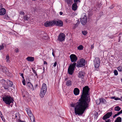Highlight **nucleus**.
<instances>
[{
	"instance_id": "1",
	"label": "nucleus",
	"mask_w": 122,
	"mask_h": 122,
	"mask_svg": "<svg viewBox=\"0 0 122 122\" xmlns=\"http://www.w3.org/2000/svg\"><path fill=\"white\" fill-rule=\"evenodd\" d=\"M89 90L88 86H85L83 88L82 94L78 101L71 104V107H74V112L76 115L82 114L85 110L88 108L91 99L88 94Z\"/></svg>"
},
{
	"instance_id": "2",
	"label": "nucleus",
	"mask_w": 122,
	"mask_h": 122,
	"mask_svg": "<svg viewBox=\"0 0 122 122\" xmlns=\"http://www.w3.org/2000/svg\"><path fill=\"white\" fill-rule=\"evenodd\" d=\"M3 101L7 104L10 105L11 103H13L14 100L10 96L5 95L2 97Z\"/></svg>"
},
{
	"instance_id": "3",
	"label": "nucleus",
	"mask_w": 122,
	"mask_h": 122,
	"mask_svg": "<svg viewBox=\"0 0 122 122\" xmlns=\"http://www.w3.org/2000/svg\"><path fill=\"white\" fill-rule=\"evenodd\" d=\"M47 87L46 84L43 83L42 86L40 93V96L41 98L43 97L46 92Z\"/></svg>"
},
{
	"instance_id": "4",
	"label": "nucleus",
	"mask_w": 122,
	"mask_h": 122,
	"mask_svg": "<svg viewBox=\"0 0 122 122\" xmlns=\"http://www.w3.org/2000/svg\"><path fill=\"white\" fill-rule=\"evenodd\" d=\"M76 65V63L74 62L73 64H71L69 66L68 70V72L69 74L71 75L72 74Z\"/></svg>"
},
{
	"instance_id": "5",
	"label": "nucleus",
	"mask_w": 122,
	"mask_h": 122,
	"mask_svg": "<svg viewBox=\"0 0 122 122\" xmlns=\"http://www.w3.org/2000/svg\"><path fill=\"white\" fill-rule=\"evenodd\" d=\"M85 61L83 58L80 59L77 62L76 66L77 67H82L85 65Z\"/></svg>"
},
{
	"instance_id": "6",
	"label": "nucleus",
	"mask_w": 122,
	"mask_h": 122,
	"mask_svg": "<svg viewBox=\"0 0 122 122\" xmlns=\"http://www.w3.org/2000/svg\"><path fill=\"white\" fill-rule=\"evenodd\" d=\"M65 36L63 33H61L59 34L58 38V40L62 42L64 41L65 39Z\"/></svg>"
},
{
	"instance_id": "7",
	"label": "nucleus",
	"mask_w": 122,
	"mask_h": 122,
	"mask_svg": "<svg viewBox=\"0 0 122 122\" xmlns=\"http://www.w3.org/2000/svg\"><path fill=\"white\" fill-rule=\"evenodd\" d=\"M70 58L72 62H75L77 60V58L75 55L72 54L70 56Z\"/></svg>"
},
{
	"instance_id": "8",
	"label": "nucleus",
	"mask_w": 122,
	"mask_h": 122,
	"mask_svg": "<svg viewBox=\"0 0 122 122\" xmlns=\"http://www.w3.org/2000/svg\"><path fill=\"white\" fill-rule=\"evenodd\" d=\"M54 25H56V26H62L63 25V22L61 20L57 21L56 20H53Z\"/></svg>"
},
{
	"instance_id": "9",
	"label": "nucleus",
	"mask_w": 122,
	"mask_h": 122,
	"mask_svg": "<svg viewBox=\"0 0 122 122\" xmlns=\"http://www.w3.org/2000/svg\"><path fill=\"white\" fill-rule=\"evenodd\" d=\"M112 112H107L103 117L102 118L103 119L105 120L107 118H109L112 115Z\"/></svg>"
},
{
	"instance_id": "10",
	"label": "nucleus",
	"mask_w": 122,
	"mask_h": 122,
	"mask_svg": "<svg viewBox=\"0 0 122 122\" xmlns=\"http://www.w3.org/2000/svg\"><path fill=\"white\" fill-rule=\"evenodd\" d=\"M87 17L85 15H84L81 19V21L83 25H85L87 22Z\"/></svg>"
},
{
	"instance_id": "11",
	"label": "nucleus",
	"mask_w": 122,
	"mask_h": 122,
	"mask_svg": "<svg viewBox=\"0 0 122 122\" xmlns=\"http://www.w3.org/2000/svg\"><path fill=\"white\" fill-rule=\"evenodd\" d=\"M68 78H66L65 79V81H66V85L67 86H71L72 84V82L70 80H68Z\"/></svg>"
},
{
	"instance_id": "12",
	"label": "nucleus",
	"mask_w": 122,
	"mask_h": 122,
	"mask_svg": "<svg viewBox=\"0 0 122 122\" xmlns=\"http://www.w3.org/2000/svg\"><path fill=\"white\" fill-rule=\"evenodd\" d=\"M53 20L51 21H47L45 23V26L46 27L54 25Z\"/></svg>"
},
{
	"instance_id": "13",
	"label": "nucleus",
	"mask_w": 122,
	"mask_h": 122,
	"mask_svg": "<svg viewBox=\"0 0 122 122\" xmlns=\"http://www.w3.org/2000/svg\"><path fill=\"white\" fill-rule=\"evenodd\" d=\"M6 10L4 8H1L0 9V15H4L6 13Z\"/></svg>"
},
{
	"instance_id": "14",
	"label": "nucleus",
	"mask_w": 122,
	"mask_h": 122,
	"mask_svg": "<svg viewBox=\"0 0 122 122\" xmlns=\"http://www.w3.org/2000/svg\"><path fill=\"white\" fill-rule=\"evenodd\" d=\"M85 75V73L83 71L80 72L79 73L78 76L82 79H83L84 76Z\"/></svg>"
},
{
	"instance_id": "15",
	"label": "nucleus",
	"mask_w": 122,
	"mask_h": 122,
	"mask_svg": "<svg viewBox=\"0 0 122 122\" xmlns=\"http://www.w3.org/2000/svg\"><path fill=\"white\" fill-rule=\"evenodd\" d=\"M72 9L73 10H76L77 8V6L76 3H74L72 5Z\"/></svg>"
},
{
	"instance_id": "16",
	"label": "nucleus",
	"mask_w": 122,
	"mask_h": 122,
	"mask_svg": "<svg viewBox=\"0 0 122 122\" xmlns=\"http://www.w3.org/2000/svg\"><path fill=\"white\" fill-rule=\"evenodd\" d=\"M80 91L78 88H74V94L76 95H78Z\"/></svg>"
},
{
	"instance_id": "17",
	"label": "nucleus",
	"mask_w": 122,
	"mask_h": 122,
	"mask_svg": "<svg viewBox=\"0 0 122 122\" xmlns=\"http://www.w3.org/2000/svg\"><path fill=\"white\" fill-rule=\"evenodd\" d=\"M26 111L29 117L33 115V114L31 111L30 109H28V108H26Z\"/></svg>"
},
{
	"instance_id": "18",
	"label": "nucleus",
	"mask_w": 122,
	"mask_h": 122,
	"mask_svg": "<svg viewBox=\"0 0 122 122\" xmlns=\"http://www.w3.org/2000/svg\"><path fill=\"white\" fill-rule=\"evenodd\" d=\"M27 86L29 87L30 88L32 91L34 90L33 86L32 84H31L30 82H27Z\"/></svg>"
},
{
	"instance_id": "19",
	"label": "nucleus",
	"mask_w": 122,
	"mask_h": 122,
	"mask_svg": "<svg viewBox=\"0 0 122 122\" xmlns=\"http://www.w3.org/2000/svg\"><path fill=\"white\" fill-rule=\"evenodd\" d=\"M26 59L28 61L32 62L34 60V58L33 57L28 56L27 58Z\"/></svg>"
},
{
	"instance_id": "20",
	"label": "nucleus",
	"mask_w": 122,
	"mask_h": 122,
	"mask_svg": "<svg viewBox=\"0 0 122 122\" xmlns=\"http://www.w3.org/2000/svg\"><path fill=\"white\" fill-rule=\"evenodd\" d=\"M100 64V60L99 58L98 57L95 58L94 61V63H97Z\"/></svg>"
},
{
	"instance_id": "21",
	"label": "nucleus",
	"mask_w": 122,
	"mask_h": 122,
	"mask_svg": "<svg viewBox=\"0 0 122 122\" xmlns=\"http://www.w3.org/2000/svg\"><path fill=\"white\" fill-rule=\"evenodd\" d=\"M1 69L4 72L6 73L7 71V69L5 66H1Z\"/></svg>"
},
{
	"instance_id": "22",
	"label": "nucleus",
	"mask_w": 122,
	"mask_h": 122,
	"mask_svg": "<svg viewBox=\"0 0 122 122\" xmlns=\"http://www.w3.org/2000/svg\"><path fill=\"white\" fill-rule=\"evenodd\" d=\"M31 122H35V118L33 115L29 117Z\"/></svg>"
},
{
	"instance_id": "23",
	"label": "nucleus",
	"mask_w": 122,
	"mask_h": 122,
	"mask_svg": "<svg viewBox=\"0 0 122 122\" xmlns=\"http://www.w3.org/2000/svg\"><path fill=\"white\" fill-rule=\"evenodd\" d=\"M122 118L120 117H117L114 122H121Z\"/></svg>"
},
{
	"instance_id": "24",
	"label": "nucleus",
	"mask_w": 122,
	"mask_h": 122,
	"mask_svg": "<svg viewBox=\"0 0 122 122\" xmlns=\"http://www.w3.org/2000/svg\"><path fill=\"white\" fill-rule=\"evenodd\" d=\"M100 103L103 104H105L106 102V100L104 99L103 98H100Z\"/></svg>"
},
{
	"instance_id": "25",
	"label": "nucleus",
	"mask_w": 122,
	"mask_h": 122,
	"mask_svg": "<svg viewBox=\"0 0 122 122\" xmlns=\"http://www.w3.org/2000/svg\"><path fill=\"white\" fill-rule=\"evenodd\" d=\"M121 109V108L118 106H117L115 107V110L116 111H119Z\"/></svg>"
},
{
	"instance_id": "26",
	"label": "nucleus",
	"mask_w": 122,
	"mask_h": 122,
	"mask_svg": "<svg viewBox=\"0 0 122 122\" xmlns=\"http://www.w3.org/2000/svg\"><path fill=\"white\" fill-rule=\"evenodd\" d=\"M117 69L119 72H122V66H118L117 68Z\"/></svg>"
},
{
	"instance_id": "27",
	"label": "nucleus",
	"mask_w": 122,
	"mask_h": 122,
	"mask_svg": "<svg viewBox=\"0 0 122 122\" xmlns=\"http://www.w3.org/2000/svg\"><path fill=\"white\" fill-rule=\"evenodd\" d=\"M100 64L97 63H94V67L95 68H98L100 66Z\"/></svg>"
},
{
	"instance_id": "28",
	"label": "nucleus",
	"mask_w": 122,
	"mask_h": 122,
	"mask_svg": "<svg viewBox=\"0 0 122 122\" xmlns=\"http://www.w3.org/2000/svg\"><path fill=\"white\" fill-rule=\"evenodd\" d=\"M83 46H82L81 45L77 47V49L79 50H82L83 48Z\"/></svg>"
},
{
	"instance_id": "29",
	"label": "nucleus",
	"mask_w": 122,
	"mask_h": 122,
	"mask_svg": "<svg viewBox=\"0 0 122 122\" xmlns=\"http://www.w3.org/2000/svg\"><path fill=\"white\" fill-rule=\"evenodd\" d=\"M32 70L33 71V73L34 74H35L36 75V76L37 77L38 76V75L37 74V73L36 72V71L34 69H33L32 68Z\"/></svg>"
},
{
	"instance_id": "30",
	"label": "nucleus",
	"mask_w": 122,
	"mask_h": 122,
	"mask_svg": "<svg viewBox=\"0 0 122 122\" xmlns=\"http://www.w3.org/2000/svg\"><path fill=\"white\" fill-rule=\"evenodd\" d=\"M96 104L98 105H99L101 103L100 99L99 100L98 99L96 100Z\"/></svg>"
},
{
	"instance_id": "31",
	"label": "nucleus",
	"mask_w": 122,
	"mask_h": 122,
	"mask_svg": "<svg viewBox=\"0 0 122 122\" xmlns=\"http://www.w3.org/2000/svg\"><path fill=\"white\" fill-rule=\"evenodd\" d=\"M9 56L7 55L6 56V61L8 62H10V60L9 59Z\"/></svg>"
},
{
	"instance_id": "32",
	"label": "nucleus",
	"mask_w": 122,
	"mask_h": 122,
	"mask_svg": "<svg viewBox=\"0 0 122 122\" xmlns=\"http://www.w3.org/2000/svg\"><path fill=\"white\" fill-rule=\"evenodd\" d=\"M29 18L27 15H25L24 16V19L25 20H28Z\"/></svg>"
},
{
	"instance_id": "33",
	"label": "nucleus",
	"mask_w": 122,
	"mask_h": 122,
	"mask_svg": "<svg viewBox=\"0 0 122 122\" xmlns=\"http://www.w3.org/2000/svg\"><path fill=\"white\" fill-rule=\"evenodd\" d=\"M67 3L68 4H70L71 3L72 0H66Z\"/></svg>"
},
{
	"instance_id": "34",
	"label": "nucleus",
	"mask_w": 122,
	"mask_h": 122,
	"mask_svg": "<svg viewBox=\"0 0 122 122\" xmlns=\"http://www.w3.org/2000/svg\"><path fill=\"white\" fill-rule=\"evenodd\" d=\"M82 33L84 35H86L87 34V32L86 31H82Z\"/></svg>"
},
{
	"instance_id": "35",
	"label": "nucleus",
	"mask_w": 122,
	"mask_h": 122,
	"mask_svg": "<svg viewBox=\"0 0 122 122\" xmlns=\"http://www.w3.org/2000/svg\"><path fill=\"white\" fill-rule=\"evenodd\" d=\"M4 46L3 45V44H2V45L0 46V50L4 48Z\"/></svg>"
},
{
	"instance_id": "36",
	"label": "nucleus",
	"mask_w": 122,
	"mask_h": 122,
	"mask_svg": "<svg viewBox=\"0 0 122 122\" xmlns=\"http://www.w3.org/2000/svg\"><path fill=\"white\" fill-rule=\"evenodd\" d=\"M19 114V113H16L15 114H14L15 117H13V119H15V118H16L17 117V115Z\"/></svg>"
},
{
	"instance_id": "37",
	"label": "nucleus",
	"mask_w": 122,
	"mask_h": 122,
	"mask_svg": "<svg viewBox=\"0 0 122 122\" xmlns=\"http://www.w3.org/2000/svg\"><path fill=\"white\" fill-rule=\"evenodd\" d=\"M114 72L115 75L117 76L118 74V72L117 71V70H115Z\"/></svg>"
},
{
	"instance_id": "38",
	"label": "nucleus",
	"mask_w": 122,
	"mask_h": 122,
	"mask_svg": "<svg viewBox=\"0 0 122 122\" xmlns=\"http://www.w3.org/2000/svg\"><path fill=\"white\" fill-rule=\"evenodd\" d=\"M0 117H1L2 119V120L4 122H6L5 121V119L4 117L3 116H1L0 115Z\"/></svg>"
},
{
	"instance_id": "39",
	"label": "nucleus",
	"mask_w": 122,
	"mask_h": 122,
	"mask_svg": "<svg viewBox=\"0 0 122 122\" xmlns=\"http://www.w3.org/2000/svg\"><path fill=\"white\" fill-rule=\"evenodd\" d=\"M9 85L10 86H12L13 85L12 82L10 81H9Z\"/></svg>"
},
{
	"instance_id": "40",
	"label": "nucleus",
	"mask_w": 122,
	"mask_h": 122,
	"mask_svg": "<svg viewBox=\"0 0 122 122\" xmlns=\"http://www.w3.org/2000/svg\"><path fill=\"white\" fill-rule=\"evenodd\" d=\"M74 2L75 3H77L78 2H80V0H74Z\"/></svg>"
},
{
	"instance_id": "41",
	"label": "nucleus",
	"mask_w": 122,
	"mask_h": 122,
	"mask_svg": "<svg viewBox=\"0 0 122 122\" xmlns=\"http://www.w3.org/2000/svg\"><path fill=\"white\" fill-rule=\"evenodd\" d=\"M22 82L23 84L24 85H25V80L24 79H23L22 80Z\"/></svg>"
},
{
	"instance_id": "42",
	"label": "nucleus",
	"mask_w": 122,
	"mask_h": 122,
	"mask_svg": "<svg viewBox=\"0 0 122 122\" xmlns=\"http://www.w3.org/2000/svg\"><path fill=\"white\" fill-rule=\"evenodd\" d=\"M20 15H24L25 14V13H24V12L23 11H20Z\"/></svg>"
},
{
	"instance_id": "43",
	"label": "nucleus",
	"mask_w": 122,
	"mask_h": 122,
	"mask_svg": "<svg viewBox=\"0 0 122 122\" xmlns=\"http://www.w3.org/2000/svg\"><path fill=\"white\" fill-rule=\"evenodd\" d=\"M114 99L116 100H121V98L118 97H117L116 98H115Z\"/></svg>"
},
{
	"instance_id": "44",
	"label": "nucleus",
	"mask_w": 122,
	"mask_h": 122,
	"mask_svg": "<svg viewBox=\"0 0 122 122\" xmlns=\"http://www.w3.org/2000/svg\"><path fill=\"white\" fill-rule=\"evenodd\" d=\"M15 51L16 53H18L19 52V49L18 48L15 49Z\"/></svg>"
},
{
	"instance_id": "45",
	"label": "nucleus",
	"mask_w": 122,
	"mask_h": 122,
	"mask_svg": "<svg viewBox=\"0 0 122 122\" xmlns=\"http://www.w3.org/2000/svg\"><path fill=\"white\" fill-rule=\"evenodd\" d=\"M114 7V5H112L109 7V8H110L111 9H112Z\"/></svg>"
},
{
	"instance_id": "46",
	"label": "nucleus",
	"mask_w": 122,
	"mask_h": 122,
	"mask_svg": "<svg viewBox=\"0 0 122 122\" xmlns=\"http://www.w3.org/2000/svg\"><path fill=\"white\" fill-rule=\"evenodd\" d=\"M77 23L76 24V25H77L78 24H79V23H80L79 21L78 20H77Z\"/></svg>"
},
{
	"instance_id": "47",
	"label": "nucleus",
	"mask_w": 122,
	"mask_h": 122,
	"mask_svg": "<svg viewBox=\"0 0 122 122\" xmlns=\"http://www.w3.org/2000/svg\"><path fill=\"white\" fill-rule=\"evenodd\" d=\"M57 64V62L56 61L55 62V63H54V65H53L54 66V67H55L56 66Z\"/></svg>"
},
{
	"instance_id": "48",
	"label": "nucleus",
	"mask_w": 122,
	"mask_h": 122,
	"mask_svg": "<svg viewBox=\"0 0 122 122\" xmlns=\"http://www.w3.org/2000/svg\"><path fill=\"white\" fill-rule=\"evenodd\" d=\"M111 120L110 119H108L107 120H106L105 122H111Z\"/></svg>"
},
{
	"instance_id": "49",
	"label": "nucleus",
	"mask_w": 122,
	"mask_h": 122,
	"mask_svg": "<svg viewBox=\"0 0 122 122\" xmlns=\"http://www.w3.org/2000/svg\"><path fill=\"white\" fill-rule=\"evenodd\" d=\"M4 88L5 90H8V88L7 87V86H4Z\"/></svg>"
},
{
	"instance_id": "50",
	"label": "nucleus",
	"mask_w": 122,
	"mask_h": 122,
	"mask_svg": "<svg viewBox=\"0 0 122 122\" xmlns=\"http://www.w3.org/2000/svg\"><path fill=\"white\" fill-rule=\"evenodd\" d=\"M118 115H117V114H115L113 116V118H115V117H117V116Z\"/></svg>"
},
{
	"instance_id": "51",
	"label": "nucleus",
	"mask_w": 122,
	"mask_h": 122,
	"mask_svg": "<svg viewBox=\"0 0 122 122\" xmlns=\"http://www.w3.org/2000/svg\"><path fill=\"white\" fill-rule=\"evenodd\" d=\"M121 36H120L119 37V38L118 39V42H120L121 41Z\"/></svg>"
},
{
	"instance_id": "52",
	"label": "nucleus",
	"mask_w": 122,
	"mask_h": 122,
	"mask_svg": "<svg viewBox=\"0 0 122 122\" xmlns=\"http://www.w3.org/2000/svg\"><path fill=\"white\" fill-rule=\"evenodd\" d=\"M38 86V84H36L35 85V86L34 87L35 88H36Z\"/></svg>"
},
{
	"instance_id": "53",
	"label": "nucleus",
	"mask_w": 122,
	"mask_h": 122,
	"mask_svg": "<svg viewBox=\"0 0 122 122\" xmlns=\"http://www.w3.org/2000/svg\"><path fill=\"white\" fill-rule=\"evenodd\" d=\"M19 122H25V121H22L20 120H19Z\"/></svg>"
},
{
	"instance_id": "54",
	"label": "nucleus",
	"mask_w": 122,
	"mask_h": 122,
	"mask_svg": "<svg viewBox=\"0 0 122 122\" xmlns=\"http://www.w3.org/2000/svg\"><path fill=\"white\" fill-rule=\"evenodd\" d=\"M5 17L6 18H9L8 15H5Z\"/></svg>"
},
{
	"instance_id": "55",
	"label": "nucleus",
	"mask_w": 122,
	"mask_h": 122,
	"mask_svg": "<svg viewBox=\"0 0 122 122\" xmlns=\"http://www.w3.org/2000/svg\"><path fill=\"white\" fill-rule=\"evenodd\" d=\"M91 47L92 49L94 47V46L93 45H92L91 46Z\"/></svg>"
},
{
	"instance_id": "56",
	"label": "nucleus",
	"mask_w": 122,
	"mask_h": 122,
	"mask_svg": "<svg viewBox=\"0 0 122 122\" xmlns=\"http://www.w3.org/2000/svg\"><path fill=\"white\" fill-rule=\"evenodd\" d=\"M115 97H111V99H114L115 98Z\"/></svg>"
},
{
	"instance_id": "57",
	"label": "nucleus",
	"mask_w": 122,
	"mask_h": 122,
	"mask_svg": "<svg viewBox=\"0 0 122 122\" xmlns=\"http://www.w3.org/2000/svg\"><path fill=\"white\" fill-rule=\"evenodd\" d=\"M44 64H46V65L47 64V62L46 61H44Z\"/></svg>"
},
{
	"instance_id": "58",
	"label": "nucleus",
	"mask_w": 122,
	"mask_h": 122,
	"mask_svg": "<svg viewBox=\"0 0 122 122\" xmlns=\"http://www.w3.org/2000/svg\"><path fill=\"white\" fill-rule=\"evenodd\" d=\"M63 14V12H60V15H62Z\"/></svg>"
},
{
	"instance_id": "59",
	"label": "nucleus",
	"mask_w": 122,
	"mask_h": 122,
	"mask_svg": "<svg viewBox=\"0 0 122 122\" xmlns=\"http://www.w3.org/2000/svg\"><path fill=\"white\" fill-rule=\"evenodd\" d=\"M21 75H20V76H23V73H21L20 74Z\"/></svg>"
},
{
	"instance_id": "60",
	"label": "nucleus",
	"mask_w": 122,
	"mask_h": 122,
	"mask_svg": "<svg viewBox=\"0 0 122 122\" xmlns=\"http://www.w3.org/2000/svg\"><path fill=\"white\" fill-rule=\"evenodd\" d=\"M0 115H1V116H2V113L0 111Z\"/></svg>"
},
{
	"instance_id": "61",
	"label": "nucleus",
	"mask_w": 122,
	"mask_h": 122,
	"mask_svg": "<svg viewBox=\"0 0 122 122\" xmlns=\"http://www.w3.org/2000/svg\"><path fill=\"white\" fill-rule=\"evenodd\" d=\"M52 54L53 56H55V54L53 52H52Z\"/></svg>"
},
{
	"instance_id": "62",
	"label": "nucleus",
	"mask_w": 122,
	"mask_h": 122,
	"mask_svg": "<svg viewBox=\"0 0 122 122\" xmlns=\"http://www.w3.org/2000/svg\"><path fill=\"white\" fill-rule=\"evenodd\" d=\"M122 34V33L121 32L119 33V35H121Z\"/></svg>"
},
{
	"instance_id": "63",
	"label": "nucleus",
	"mask_w": 122,
	"mask_h": 122,
	"mask_svg": "<svg viewBox=\"0 0 122 122\" xmlns=\"http://www.w3.org/2000/svg\"><path fill=\"white\" fill-rule=\"evenodd\" d=\"M22 78H23V79H24V76H22Z\"/></svg>"
},
{
	"instance_id": "64",
	"label": "nucleus",
	"mask_w": 122,
	"mask_h": 122,
	"mask_svg": "<svg viewBox=\"0 0 122 122\" xmlns=\"http://www.w3.org/2000/svg\"><path fill=\"white\" fill-rule=\"evenodd\" d=\"M121 80L122 81V79H121Z\"/></svg>"
}]
</instances>
